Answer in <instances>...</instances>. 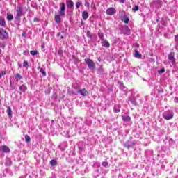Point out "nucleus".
I'll list each match as a JSON object with an SVG mask.
<instances>
[{"mask_svg":"<svg viewBox=\"0 0 178 178\" xmlns=\"http://www.w3.org/2000/svg\"><path fill=\"white\" fill-rule=\"evenodd\" d=\"M2 77V76L1 75V74H0V79Z\"/></svg>","mask_w":178,"mask_h":178,"instance_id":"obj_52","label":"nucleus"},{"mask_svg":"<svg viewBox=\"0 0 178 178\" xmlns=\"http://www.w3.org/2000/svg\"><path fill=\"white\" fill-rule=\"evenodd\" d=\"M38 69H40V73H42V76H44V77H45V76H47V72H45L44 71V68L39 67H38Z\"/></svg>","mask_w":178,"mask_h":178,"instance_id":"obj_24","label":"nucleus"},{"mask_svg":"<svg viewBox=\"0 0 178 178\" xmlns=\"http://www.w3.org/2000/svg\"><path fill=\"white\" fill-rule=\"evenodd\" d=\"M83 3L80 2V1H77L75 4V6L76 8V9H79L80 8V6L82 5Z\"/></svg>","mask_w":178,"mask_h":178,"instance_id":"obj_30","label":"nucleus"},{"mask_svg":"<svg viewBox=\"0 0 178 178\" xmlns=\"http://www.w3.org/2000/svg\"><path fill=\"white\" fill-rule=\"evenodd\" d=\"M102 47H105V48H109L111 47V44L107 40H104L102 42Z\"/></svg>","mask_w":178,"mask_h":178,"instance_id":"obj_18","label":"nucleus"},{"mask_svg":"<svg viewBox=\"0 0 178 178\" xmlns=\"http://www.w3.org/2000/svg\"><path fill=\"white\" fill-rule=\"evenodd\" d=\"M0 48H2L3 49H5V44L3 43H0Z\"/></svg>","mask_w":178,"mask_h":178,"instance_id":"obj_37","label":"nucleus"},{"mask_svg":"<svg viewBox=\"0 0 178 178\" xmlns=\"http://www.w3.org/2000/svg\"><path fill=\"white\" fill-rule=\"evenodd\" d=\"M5 165L6 166H10V165H12V161H10V159H6Z\"/></svg>","mask_w":178,"mask_h":178,"instance_id":"obj_26","label":"nucleus"},{"mask_svg":"<svg viewBox=\"0 0 178 178\" xmlns=\"http://www.w3.org/2000/svg\"><path fill=\"white\" fill-rule=\"evenodd\" d=\"M104 72L105 71L104 70V68L102 67H99L97 70L98 74H104Z\"/></svg>","mask_w":178,"mask_h":178,"instance_id":"obj_23","label":"nucleus"},{"mask_svg":"<svg viewBox=\"0 0 178 178\" xmlns=\"http://www.w3.org/2000/svg\"><path fill=\"white\" fill-rule=\"evenodd\" d=\"M33 22H40L38 18H34Z\"/></svg>","mask_w":178,"mask_h":178,"instance_id":"obj_42","label":"nucleus"},{"mask_svg":"<svg viewBox=\"0 0 178 178\" xmlns=\"http://www.w3.org/2000/svg\"><path fill=\"white\" fill-rule=\"evenodd\" d=\"M7 115L8 116H12V108L10 106L7 107Z\"/></svg>","mask_w":178,"mask_h":178,"instance_id":"obj_25","label":"nucleus"},{"mask_svg":"<svg viewBox=\"0 0 178 178\" xmlns=\"http://www.w3.org/2000/svg\"><path fill=\"white\" fill-rule=\"evenodd\" d=\"M174 116H175V113L172 110H168L163 113V118L165 120H170L173 119Z\"/></svg>","mask_w":178,"mask_h":178,"instance_id":"obj_1","label":"nucleus"},{"mask_svg":"<svg viewBox=\"0 0 178 178\" xmlns=\"http://www.w3.org/2000/svg\"><path fill=\"white\" fill-rule=\"evenodd\" d=\"M60 16H62V15H60V14L56 15L54 16V19H55L56 23L59 24V23H60L62 22V18H60Z\"/></svg>","mask_w":178,"mask_h":178,"instance_id":"obj_11","label":"nucleus"},{"mask_svg":"<svg viewBox=\"0 0 178 178\" xmlns=\"http://www.w3.org/2000/svg\"><path fill=\"white\" fill-rule=\"evenodd\" d=\"M23 67H29V62L27 60H24L23 63Z\"/></svg>","mask_w":178,"mask_h":178,"instance_id":"obj_31","label":"nucleus"},{"mask_svg":"<svg viewBox=\"0 0 178 178\" xmlns=\"http://www.w3.org/2000/svg\"><path fill=\"white\" fill-rule=\"evenodd\" d=\"M60 39H61V40H63V35H61V36H60Z\"/></svg>","mask_w":178,"mask_h":178,"instance_id":"obj_49","label":"nucleus"},{"mask_svg":"<svg viewBox=\"0 0 178 178\" xmlns=\"http://www.w3.org/2000/svg\"><path fill=\"white\" fill-rule=\"evenodd\" d=\"M0 26L1 27H5L6 26V22H5V19L3 17H0Z\"/></svg>","mask_w":178,"mask_h":178,"instance_id":"obj_15","label":"nucleus"},{"mask_svg":"<svg viewBox=\"0 0 178 178\" xmlns=\"http://www.w3.org/2000/svg\"><path fill=\"white\" fill-rule=\"evenodd\" d=\"M66 12V4L65 3H61L60 10L59 11L60 16H65Z\"/></svg>","mask_w":178,"mask_h":178,"instance_id":"obj_5","label":"nucleus"},{"mask_svg":"<svg viewBox=\"0 0 178 178\" xmlns=\"http://www.w3.org/2000/svg\"><path fill=\"white\" fill-rule=\"evenodd\" d=\"M122 118L124 122H130L131 120V118L129 115H123Z\"/></svg>","mask_w":178,"mask_h":178,"instance_id":"obj_16","label":"nucleus"},{"mask_svg":"<svg viewBox=\"0 0 178 178\" xmlns=\"http://www.w3.org/2000/svg\"><path fill=\"white\" fill-rule=\"evenodd\" d=\"M25 141L26 143H30L31 141V138L29 135H25Z\"/></svg>","mask_w":178,"mask_h":178,"instance_id":"obj_28","label":"nucleus"},{"mask_svg":"<svg viewBox=\"0 0 178 178\" xmlns=\"http://www.w3.org/2000/svg\"><path fill=\"white\" fill-rule=\"evenodd\" d=\"M22 35H23V37H26V35H25V33H22Z\"/></svg>","mask_w":178,"mask_h":178,"instance_id":"obj_48","label":"nucleus"},{"mask_svg":"<svg viewBox=\"0 0 178 178\" xmlns=\"http://www.w3.org/2000/svg\"><path fill=\"white\" fill-rule=\"evenodd\" d=\"M98 37L100 38L101 41H104V33L99 32Z\"/></svg>","mask_w":178,"mask_h":178,"instance_id":"obj_27","label":"nucleus"},{"mask_svg":"<svg viewBox=\"0 0 178 178\" xmlns=\"http://www.w3.org/2000/svg\"><path fill=\"white\" fill-rule=\"evenodd\" d=\"M17 27H20V23L17 24Z\"/></svg>","mask_w":178,"mask_h":178,"instance_id":"obj_45","label":"nucleus"},{"mask_svg":"<svg viewBox=\"0 0 178 178\" xmlns=\"http://www.w3.org/2000/svg\"><path fill=\"white\" fill-rule=\"evenodd\" d=\"M9 38V33L6 32V31L3 30V29L0 28V40H6V38Z\"/></svg>","mask_w":178,"mask_h":178,"instance_id":"obj_4","label":"nucleus"},{"mask_svg":"<svg viewBox=\"0 0 178 178\" xmlns=\"http://www.w3.org/2000/svg\"><path fill=\"white\" fill-rule=\"evenodd\" d=\"M175 41L176 42H178V35H176L175 38Z\"/></svg>","mask_w":178,"mask_h":178,"instance_id":"obj_40","label":"nucleus"},{"mask_svg":"<svg viewBox=\"0 0 178 178\" xmlns=\"http://www.w3.org/2000/svg\"><path fill=\"white\" fill-rule=\"evenodd\" d=\"M120 3H124L126 2V0H119Z\"/></svg>","mask_w":178,"mask_h":178,"instance_id":"obj_41","label":"nucleus"},{"mask_svg":"<svg viewBox=\"0 0 178 178\" xmlns=\"http://www.w3.org/2000/svg\"><path fill=\"white\" fill-rule=\"evenodd\" d=\"M141 54H140L137 50L135 51L134 57L137 58L138 59H141Z\"/></svg>","mask_w":178,"mask_h":178,"instance_id":"obj_19","label":"nucleus"},{"mask_svg":"<svg viewBox=\"0 0 178 178\" xmlns=\"http://www.w3.org/2000/svg\"><path fill=\"white\" fill-rule=\"evenodd\" d=\"M19 90L20 91H22V92H26V90H27V86L22 85L21 86H19Z\"/></svg>","mask_w":178,"mask_h":178,"instance_id":"obj_21","label":"nucleus"},{"mask_svg":"<svg viewBox=\"0 0 178 178\" xmlns=\"http://www.w3.org/2000/svg\"><path fill=\"white\" fill-rule=\"evenodd\" d=\"M7 20L8 22H12V20H13V15L10 13H7Z\"/></svg>","mask_w":178,"mask_h":178,"instance_id":"obj_20","label":"nucleus"},{"mask_svg":"<svg viewBox=\"0 0 178 178\" xmlns=\"http://www.w3.org/2000/svg\"><path fill=\"white\" fill-rule=\"evenodd\" d=\"M18 66H19V67H22V65L19 63H18Z\"/></svg>","mask_w":178,"mask_h":178,"instance_id":"obj_50","label":"nucleus"},{"mask_svg":"<svg viewBox=\"0 0 178 178\" xmlns=\"http://www.w3.org/2000/svg\"><path fill=\"white\" fill-rule=\"evenodd\" d=\"M30 54L32 55V56H35V55L38 54V51L37 50H33L30 51Z\"/></svg>","mask_w":178,"mask_h":178,"instance_id":"obj_29","label":"nucleus"},{"mask_svg":"<svg viewBox=\"0 0 178 178\" xmlns=\"http://www.w3.org/2000/svg\"><path fill=\"white\" fill-rule=\"evenodd\" d=\"M41 47H42V49L45 48V44H42V45H41Z\"/></svg>","mask_w":178,"mask_h":178,"instance_id":"obj_44","label":"nucleus"},{"mask_svg":"<svg viewBox=\"0 0 178 178\" xmlns=\"http://www.w3.org/2000/svg\"><path fill=\"white\" fill-rule=\"evenodd\" d=\"M85 62L90 70H95V63L90 58H85Z\"/></svg>","mask_w":178,"mask_h":178,"instance_id":"obj_2","label":"nucleus"},{"mask_svg":"<svg viewBox=\"0 0 178 178\" xmlns=\"http://www.w3.org/2000/svg\"><path fill=\"white\" fill-rule=\"evenodd\" d=\"M174 102H175V104H178V97H175L174 99Z\"/></svg>","mask_w":178,"mask_h":178,"instance_id":"obj_39","label":"nucleus"},{"mask_svg":"<svg viewBox=\"0 0 178 178\" xmlns=\"http://www.w3.org/2000/svg\"><path fill=\"white\" fill-rule=\"evenodd\" d=\"M120 104L115 105L113 108V111L115 113H119L120 112Z\"/></svg>","mask_w":178,"mask_h":178,"instance_id":"obj_13","label":"nucleus"},{"mask_svg":"<svg viewBox=\"0 0 178 178\" xmlns=\"http://www.w3.org/2000/svg\"><path fill=\"white\" fill-rule=\"evenodd\" d=\"M0 152H4L5 154H9L10 149L6 145L0 146Z\"/></svg>","mask_w":178,"mask_h":178,"instance_id":"obj_6","label":"nucleus"},{"mask_svg":"<svg viewBox=\"0 0 178 178\" xmlns=\"http://www.w3.org/2000/svg\"><path fill=\"white\" fill-rule=\"evenodd\" d=\"M131 102H132V104H134V105H136V100L133 99V100H131Z\"/></svg>","mask_w":178,"mask_h":178,"instance_id":"obj_43","label":"nucleus"},{"mask_svg":"<svg viewBox=\"0 0 178 178\" xmlns=\"http://www.w3.org/2000/svg\"><path fill=\"white\" fill-rule=\"evenodd\" d=\"M1 76H5V74H6V71H1L0 73Z\"/></svg>","mask_w":178,"mask_h":178,"instance_id":"obj_36","label":"nucleus"},{"mask_svg":"<svg viewBox=\"0 0 178 178\" xmlns=\"http://www.w3.org/2000/svg\"><path fill=\"white\" fill-rule=\"evenodd\" d=\"M57 35L59 37V35H60V32L58 33Z\"/></svg>","mask_w":178,"mask_h":178,"instance_id":"obj_46","label":"nucleus"},{"mask_svg":"<svg viewBox=\"0 0 178 178\" xmlns=\"http://www.w3.org/2000/svg\"><path fill=\"white\" fill-rule=\"evenodd\" d=\"M159 73L160 74H162V73H165V68L161 69L160 71H159Z\"/></svg>","mask_w":178,"mask_h":178,"instance_id":"obj_35","label":"nucleus"},{"mask_svg":"<svg viewBox=\"0 0 178 178\" xmlns=\"http://www.w3.org/2000/svg\"><path fill=\"white\" fill-rule=\"evenodd\" d=\"M138 9H139L138 6H135L132 8V10H133V12H137V10H138Z\"/></svg>","mask_w":178,"mask_h":178,"instance_id":"obj_33","label":"nucleus"},{"mask_svg":"<svg viewBox=\"0 0 178 178\" xmlns=\"http://www.w3.org/2000/svg\"><path fill=\"white\" fill-rule=\"evenodd\" d=\"M88 37L91 38V35H90V34H89V33H88Z\"/></svg>","mask_w":178,"mask_h":178,"instance_id":"obj_47","label":"nucleus"},{"mask_svg":"<svg viewBox=\"0 0 178 178\" xmlns=\"http://www.w3.org/2000/svg\"><path fill=\"white\" fill-rule=\"evenodd\" d=\"M78 93L81 94V95H83V97H87V95H88V91H87L86 88L79 90Z\"/></svg>","mask_w":178,"mask_h":178,"instance_id":"obj_9","label":"nucleus"},{"mask_svg":"<svg viewBox=\"0 0 178 178\" xmlns=\"http://www.w3.org/2000/svg\"><path fill=\"white\" fill-rule=\"evenodd\" d=\"M50 165L51 166H56L58 165V161H56V159L51 160Z\"/></svg>","mask_w":178,"mask_h":178,"instance_id":"obj_22","label":"nucleus"},{"mask_svg":"<svg viewBox=\"0 0 178 178\" xmlns=\"http://www.w3.org/2000/svg\"><path fill=\"white\" fill-rule=\"evenodd\" d=\"M106 15H109L110 16H112L116 13V10H115L114 8H109L106 11Z\"/></svg>","mask_w":178,"mask_h":178,"instance_id":"obj_8","label":"nucleus"},{"mask_svg":"<svg viewBox=\"0 0 178 178\" xmlns=\"http://www.w3.org/2000/svg\"><path fill=\"white\" fill-rule=\"evenodd\" d=\"M168 59L170 60L172 65H175V63H176V60H175V52L171 51L168 54Z\"/></svg>","mask_w":178,"mask_h":178,"instance_id":"obj_7","label":"nucleus"},{"mask_svg":"<svg viewBox=\"0 0 178 178\" xmlns=\"http://www.w3.org/2000/svg\"><path fill=\"white\" fill-rule=\"evenodd\" d=\"M15 77H17L19 79V80H22L23 79V77L22 76V75H20V74H17L15 75Z\"/></svg>","mask_w":178,"mask_h":178,"instance_id":"obj_34","label":"nucleus"},{"mask_svg":"<svg viewBox=\"0 0 178 178\" xmlns=\"http://www.w3.org/2000/svg\"><path fill=\"white\" fill-rule=\"evenodd\" d=\"M102 165V166H104V168H108L109 163H108L106 161H104Z\"/></svg>","mask_w":178,"mask_h":178,"instance_id":"obj_32","label":"nucleus"},{"mask_svg":"<svg viewBox=\"0 0 178 178\" xmlns=\"http://www.w3.org/2000/svg\"><path fill=\"white\" fill-rule=\"evenodd\" d=\"M2 53V50L0 49V54H1Z\"/></svg>","mask_w":178,"mask_h":178,"instance_id":"obj_51","label":"nucleus"},{"mask_svg":"<svg viewBox=\"0 0 178 178\" xmlns=\"http://www.w3.org/2000/svg\"><path fill=\"white\" fill-rule=\"evenodd\" d=\"M124 147L125 148H131V147H133V144L131 143V141L128 140L124 144Z\"/></svg>","mask_w":178,"mask_h":178,"instance_id":"obj_12","label":"nucleus"},{"mask_svg":"<svg viewBox=\"0 0 178 178\" xmlns=\"http://www.w3.org/2000/svg\"><path fill=\"white\" fill-rule=\"evenodd\" d=\"M85 6H86V8H90V3L86 2V3H85Z\"/></svg>","mask_w":178,"mask_h":178,"instance_id":"obj_38","label":"nucleus"},{"mask_svg":"<svg viewBox=\"0 0 178 178\" xmlns=\"http://www.w3.org/2000/svg\"><path fill=\"white\" fill-rule=\"evenodd\" d=\"M66 5H67V8H68V9H72L74 5V3L72 0H67Z\"/></svg>","mask_w":178,"mask_h":178,"instance_id":"obj_10","label":"nucleus"},{"mask_svg":"<svg viewBox=\"0 0 178 178\" xmlns=\"http://www.w3.org/2000/svg\"><path fill=\"white\" fill-rule=\"evenodd\" d=\"M16 16H15V19L16 20H19L20 19V17H22V16H23V7L18 6L16 8Z\"/></svg>","mask_w":178,"mask_h":178,"instance_id":"obj_3","label":"nucleus"},{"mask_svg":"<svg viewBox=\"0 0 178 178\" xmlns=\"http://www.w3.org/2000/svg\"><path fill=\"white\" fill-rule=\"evenodd\" d=\"M121 20L122 22H124V23H125L126 24H127L129 23V17H127V15H124V16H122L121 17Z\"/></svg>","mask_w":178,"mask_h":178,"instance_id":"obj_14","label":"nucleus"},{"mask_svg":"<svg viewBox=\"0 0 178 178\" xmlns=\"http://www.w3.org/2000/svg\"><path fill=\"white\" fill-rule=\"evenodd\" d=\"M82 17L83 20H87L88 19V13L87 11H83L82 13Z\"/></svg>","mask_w":178,"mask_h":178,"instance_id":"obj_17","label":"nucleus"}]
</instances>
